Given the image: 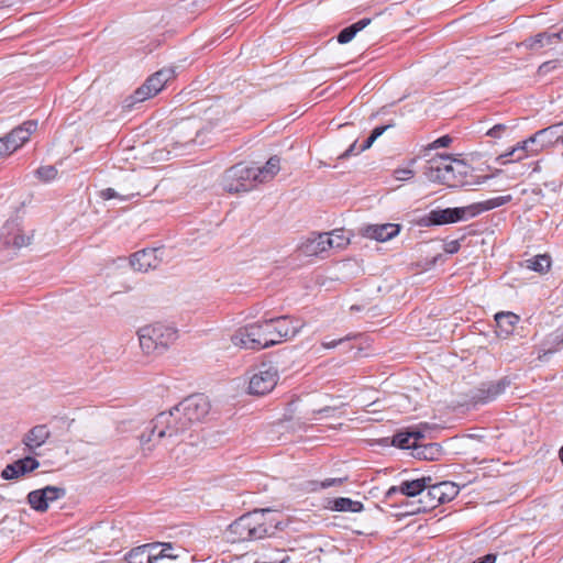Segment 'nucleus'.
I'll list each match as a JSON object with an SVG mask.
<instances>
[{
  "mask_svg": "<svg viewBox=\"0 0 563 563\" xmlns=\"http://www.w3.org/2000/svg\"><path fill=\"white\" fill-rule=\"evenodd\" d=\"M342 482V478H327L323 482H321L320 486L321 488H329L335 484H341Z\"/></svg>",
  "mask_w": 563,
  "mask_h": 563,
  "instance_id": "de8ad7c7",
  "label": "nucleus"
},
{
  "mask_svg": "<svg viewBox=\"0 0 563 563\" xmlns=\"http://www.w3.org/2000/svg\"><path fill=\"white\" fill-rule=\"evenodd\" d=\"M189 429L183 416L179 415V411H176V406H174L168 411L159 412L151 420L139 438L144 445L152 442L154 438L157 440L177 438Z\"/></svg>",
  "mask_w": 563,
  "mask_h": 563,
  "instance_id": "39448f33",
  "label": "nucleus"
},
{
  "mask_svg": "<svg viewBox=\"0 0 563 563\" xmlns=\"http://www.w3.org/2000/svg\"><path fill=\"white\" fill-rule=\"evenodd\" d=\"M474 218L472 207H455L433 209L421 219V224L427 227L456 223Z\"/></svg>",
  "mask_w": 563,
  "mask_h": 563,
  "instance_id": "9b49d317",
  "label": "nucleus"
},
{
  "mask_svg": "<svg viewBox=\"0 0 563 563\" xmlns=\"http://www.w3.org/2000/svg\"><path fill=\"white\" fill-rule=\"evenodd\" d=\"M159 548L162 549L158 551V553H154V556H157V561L163 559L175 560L179 556L173 552L172 543H159Z\"/></svg>",
  "mask_w": 563,
  "mask_h": 563,
  "instance_id": "c9c22d12",
  "label": "nucleus"
},
{
  "mask_svg": "<svg viewBox=\"0 0 563 563\" xmlns=\"http://www.w3.org/2000/svg\"><path fill=\"white\" fill-rule=\"evenodd\" d=\"M271 514L269 509H256L247 512L233 521L228 532L232 536L233 542L260 540L274 534L277 525L267 522L265 516Z\"/></svg>",
  "mask_w": 563,
  "mask_h": 563,
  "instance_id": "7ed1b4c3",
  "label": "nucleus"
},
{
  "mask_svg": "<svg viewBox=\"0 0 563 563\" xmlns=\"http://www.w3.org/2000/svg\"><path fill=\"white\" fill-rule=\"evenodd\" d=\"M452 142V137L450 135H443V136H440L439 139H437L435 141H433L428 150H433V148H440V147H448Z\"/></svg>",
  "mask_w": 563,
  "mask_h": 563,
  "instance_id": "58836bf2",
  "label": "nucleus"
},
{
  "mask_svg": "<svg viewBox=\"0 0 563 563\" xmlns=\"http://www.w3.org/2000/svg\"><path fill=\"white\" fill-rule=\"evenodd\" d=\"M442 450L438 443L412 445V455L426 461H435L441 455Z\"/></svg>",
  "mask_w": 563,
  "mask_h": 563,
  "instance_id": "393cba45",
  "label": "nucleus"
},
{
  "mask_svg": "<svg viewBox=\"0 0 563 563\" xmlns=\"http://www.w3.org/2000/svg\"><path fill=\"white\" fill-rule=\"evenodd\" d=\"M40 466V462L33 456H24L15 462L8 464L1 472L3 479H16L27 473L33 472Z\"/></svg>",
  "mask_w": 563,
  "mask_h": 563,
  "instance_id": "dca6fc26",
  "label": "nucleus"
},
{
  "mask_svg": "<svg viewBox=\"0 0 563 563\" xmlns=\"http://www.w3.org/2000/svg\"><path fill=\"white\" fill-rule=\"evenodd\" d=\"M496 562V555L493 553H488L478 560L474 561L473 563H495Z\"/></svg>",
  "mask_w": 563,
  "mask_h": 563,
  "instance_id": "09e8293b",
  "label": "nucleus"
},
{
  "mask_svg": "<svg viewBox=\"0 0 563 563\" xmlns=\"http://www.w3.org/2000/svg\"><path fill=\"white\" fill-rule=\"evenodd\" d=\"M541 38L538 37V34L534 36H531L522 42V45H525L527 48L536 51L541 48L540 46Z\"/></svg>",
  "mask_w": 563,
  "mask_h": 563,
  "instance_id": "79ce46f5",
  "label": "nucleus"
},
{
  "mask_svg": "<svg viewBox=\"0 0 563 563\" xmlns=\"http://www.w3.org/2000/svg\"><path fill=\"white\" fill-rule=\"evenodd\" d=\"M33 234L26 235L18 220L7 221L0 231V240L7 246L21 249L31 244Z\"/></svg>",
  "mask_w": 563,
  "mask_h": 563,
  "instance_id": "ddd939ff",
  "label": "nucleus"
},
{
  "mask_svg": "<svg viewBox=\"0 0 563 563\" xmlns=\"http://www.w3.org/2000/svg\"><path fill=\"white\" fill-rule=\"evenodd\" d=\"M431 482L432 478L430 476H423L412 481H402L399 486H391L386 492L385 497L386 499H391L397 494H401L407 497H422Z\"/></svg>",
  "mask_w": 563,
  "mask_h": 563,
  "instance_id": "4468645a",
  "label": "nucleus"
},
{
  "mask_svg": "<svg viewBox=\"0 0 563 563\" xmlns=\"http://www.w3.org/2000/svg\"><path fill=\"white\" fill-rule=\"evenodd\" d=\"M275 554L280 556L278 562L256 561L255 563H287L289 561V556L284 551L277 550Z\"/></svg>",
  "mask_w": 563,
  "mask_h": 563,
  "instance_id": "49530a36",
  "label": "nucleus"
},
{
  "mask_svg": "<svg viewBox=\"0 0 563 563\" xmlns=\"http://www.w3.org/2000/svg\"><path fill=\"white\" fill-rule=\"evenodd\" d=\"M507 130V125L499 123L489 129L487 135L490 137L499 139Z\"/></svg>",
  "mask_w": 563,
  "mask_h": 563,
  "instance_id": "ea45409f",
  "label": "nucleus"
},
{
  "mask_svg": "<svg viewBox=\"0 0 563 563\" xmlns=\"http://www.w3.org/2000/svg\"><path fill=\"white\" fill-rule=\"evenodd\" d=\"M556 144L563 146V122L537 131L533 135L519 142L510 152L500 155L497 159L501 164H506L511 162L508 157L520 151L522 154L518 155L516 158V161H520L528 154H538L540 151Z\"/></svg>",
  "mask_w": 563,
  "mask_h": 563,
  "instance_id": "20e7f679",
  "label": "nucleus"
},
{
  "mask_svg": "<svg viewBox=\"0 0 563 563\" xmlns=\"http://www.w3.org/2000/svg\"><path fill=\"white\" fill-rule=\"evenodd\" d=\"M44 489H35L29 493L27 503L36 511L44 512L48 509L47 503H45L44 498Z\"/></svg>",
  "mask_w": 563,
  "mask_h": 563,
  "instance_id": "cd10ccee",
  "label": "nucleus"
},
{
  "mask_svg": "<svg viewBox=\"0 0 563 563\" xmlns=\"http://www.w3.org/2000/svg\"><path fill=\"white\" fill-rule=\"evenodd\" d=\"M427 489L426 494L418 499L417 507L410 514L432 510L439 505L454 499L460 490L459 486L453 482H441L438 484H432L431 482Z\"/></svg>",
  "mask_w": 563,
  "mask_h": 563,
  "instance_id": "6e6552de",
  "label": "nucleus"
},
{
  "mask_svg": "<svg viewBox=\"0 0 563 563\" xmlns=\"http://www.w3.org/2000/svg\"><path fill=\"white\" fill-rule=\"evenodd\" d=\"M496 333L500 339H508L515 332L519 317L512 312H498L495 314Z\"/></svg>",
  "mask_w": 563,
  "mask_h": 563,
  "instance_id": "5701e85b",
  "label": "nucleus"
},
{
  "mask_svg": "<svg viewBox=\"0 0 563 563\" xmlns=\"http://www.w3.org/2000/svg\"><path fill=\"white\" fill-rule=\"evenodd\" d=\"M552 62H545L539 67V74H545L552 68Z\"/></svg>",
  "mask_w": 563,
  "mask_h": 563,
  "instance_id": "864d4df0",
  "label": "nucleus"
},
{
  "mask_svg": "<svg viewBox=\"0 0 563 563\" xmlns=\"http://www.w3.org/2000/svg\"><path fill=\"white\" fill-rule=\"evenodd\" d=\"M280 170V158L272 156L262 167H250L243 163L236 164L227 169V180L238 177L240 183L247 185V191L252 190L255 184L266 183L273 179Z\"/></svg>",
  "mask_w": 563,
  "mask_h": 563,
  "instance_id": "0eeeda50",
  "label": "nucleus"
},
{
  "mask_svg": "<svg viewBox=\"0 0 563 563\" xmlns=\"http://www.w3.org/2000/svg\"><path fill=\"white\" fill-rule=\"evenodd\" d=\"M527 267L538 273L547 272L551 266V258L549 255H537L526 261Z\"/></svg>",
  "mask_w": 563,
  "mask_h": 563,
  "instance_id": "c85d7f7f",
  "label": "nucleus"
},
{
  "mask_svg": "<svg viewBox=\"0 0 563 563\" xmlns=\"http://www.w3.org/2000/svg\"><path fill=\"white\" fill-rule=\"evenodd\" d=\"M394 126V124H386V125H380V126H376L372 130L371 132V136L376 141L380 135H383V133L389 129Z\"/></svg>",
  "mask_w": 563,
  "mask_h": 563,
  "instance_id": "c03bdc74",
  "label": "nucleus"
},
{
  "mask_svg": "<svg viewBox=\"0 0 563 563\" xmlns=\"http://www.w3.org/2000/svg\"><path fill=\"white\" fill-rule=\"evenodd\" d=\"M209 410L210 402L203 394L191 395L176 405V411H179L189 428L201 421Z\"/></svg>",
  "mask_w": 563,
  "mask_h": 563,
  "instance_id": "9d476101",
  "label": "nucleus"
},
{
  "mask_svg": "<svg viewBox=\"0 0 563 563\" xmlns=\"http://www.w3.org/2000/svg\"><path fill=\"white\" fill-rule=\"evenodd\" d=\"M355 338H356V335H354V334L353 335L352 334H347L346 336L338 339V340L323 341L322 342V346L324 349H334L338 345H340V344H342L344 342L351 341V340H353Z\"/></svg>",
  "mask_w": 563,
  "mask_h": 563,
  "instance_id": "4c0bfd02",
  "label": "nucleus"
},
{
  "mask_svg": "<svg viewBox=\"0 0 563 563\" xmlns=\"http://www.w3.org/2000/svg\"><path fill=\"white\" fill-rule=\"evenodd\" d=\"M510 379L504 377L497 382L484 383L472 396L475 404H487L495 400L499 395L510 386Z\"/></svg>",
  "mask_w": 563,
  "mask_h": 563,
  "instance_id": "2eb2a0df",
  "label": "nucleus"
},
{
  "mask_svg": "<svg viewBox=\"0 0 563 563\" xmlns=\"http://www.w3.org/2000/svg\"><path fill=\"white\" fill-rule=\"evenodd\" d=\"M559 456H560L561 462L563 463V446L559 451Z\"/></svg>",
  "mask_w": 563,
  "mask_h": 563,
  "instance_id": "6e6d98bb",
  "label": "nucleus"
},
{
  "mask_svg": "<svg viewBox=\"0 0 563 563\" xmlns=\"http://www.w3.org/2000/svg\"><path fill=\"white\" fill-rule=\"evenodd\" d=\"M461 247V244H460V241L459 240H452V241H449L444 244V252L448 253V254H455L459 252Z\"/></svg>",
  "mask_w": 563,
  "mask_h": 563,
  "instance_id": "37998d69",
  "label": "nucleus"
},
{
  "mask_svg": "<svg viewBox=\"0 0 563 563\" xmlns=\"http://www.w3.org/2000/svg\"><path fill=\"white\" fill-rule=\"evenodd\" d=\"M140 346L145 354H163L178 338L175 327L154 323L137 331Z\"/></svg>",
  "mask_w": 563,
  "mask_h": 563,
  "instance_id": "423d86ee",
  "label": "nucleus"
},
{
  "mask_svg": "<svg viewBox=\"0 0 563 563\" xmlns=\"http://www.w3.org/2000/svg\"><path fill=\"white\" fill-rule=\"evenodd\" d=\"M555 340H559V341H560V343H562V344H563V332H562V333H560V334L558 333V334L555 335Z\"/></svg>",
  "mask_w": 563,
  "mask_h": 563,
  "instance_id": "5fc2aeb1",
  "label": "nucleus"
},
{
  "mask_svg": "<svg viewBox=\"0 0 563 563\" xmlns=\"http://www.w3.org/2000/svg\"><path fill=\"white\" fill-rule=\"evenodd\" d=\"M408 432L411 435V442H416V444H419V441L424 438L423 432L419 430H410Z\"/></svg>",
  "mask_w": 563,
  "mask_h": 563,
  "instance_id": "8fccbe9b",
  "label": "nucleus"
},
{
  "mask_svg": "<svg viewBox=\"0 0 563 563\" xmlns=\"http://www.w3.org/2000/svg\"><path fill=\"white\" fill-rule=\"evenodd\" d=\"M44 498H45V503H47V505H49V503H53L55 500H58L63 497H65L66 495V489L64 487H58V486H45L44 488Z\"/></svg>",
  "mask_w": 563,
  "mask_h": 563,
  "instance_id": "473e14b6",
  "label": "nucleus"
},
{
  "mask_svg": "<svg viewBox=\"0 0 563 563\" xmlns=\"http://www.w3.org/2000/svg\"><path fill=\"white\" fill-rule=\"evenodd\" d=\"M175 77V70L173 68H163L152 76L137 88L133 95L124 99V107L130 109L135 103L142 102L155 95H157L164 86Z\"/></svg>",
  "mask_w": 563,
  "mask_h": 563,
  "instance_id": "1a4fd4ad",
  "label": "nucleus"
},
{
  "mask_svg": "<svg viewBox=\"0 0 563 563\" xmlns=\"http://www.w3.org/2000/svg\"><path fill=\"white\" fill-rule=\"evenodd\" d=\"M374 142H375V140L369 135V136L364 141V143L361 145V147L357 150V152H356V153H361V152H363V151H365V150L369 148V147L373 145V143H374Z\"/></svg>",
  "mask_w": 563,
  "mask_h": 563,
  "instance_id": "603ef678",
  "label": "nucleus"
},
{
  "mask_svg": "<svg viewBox=\"0 0 563 563\" xmlns=\"http://www.w3.org/2000/svg\"><path fill=\"white\" fill-rule=\"evenodd\" d=\"M325 233L328 235L327 245L330 249H343L349 244V238L344 235L343 230H333Z\"/></svg>",
  "mask_w": 563,
  "mask_h": 563,
  "instance_id": "c756f323",
  "label": "nucleus"
},
{
  "mask_svg": "<svg viewBox=\"0 0 563 563\" xmlns=\"http://www.w3.org/2000/svg\"><path fill=\"white\" fill-rule=\"evenodd\" d=\"M280 560V556L277 555V558L271 559L269 562H278Z\"/></svg>",
  "mask_w": 563,
  "mask_h": 563,
  "instance_id": "13d9d810",
  "label": "nucleus"
},
{
  "mask_svg": "<svg viewBox=\"0 0 563 563\" xmlns=\"http://www.w3.org/2000/svg\"><path fill=\"white\" fill-rule=\"evenodd\" d=\"M159 548V542L139 545L125 554L128 563H155L157 556H154L153 550Z\"/></svg>",
  "mask_w": 563,
  "mask_h": 563,
  "instance_id": "4be33fe9",
  "label": "nucleus"
},
{
  "mask_svg": "<svg viewBox=\"0 0 563 563\" xmlns=\"http://www.w3.org/2000/svg\"><path fill=\"white\" fill-rule=\"evenodd\" d=\"M278 382V371L273 365L262 364L249 383L252 395L264 396L271 393Z\"/></svg>",
  "mask_w": 563,
  "mask_h": 563,
  "instance_id": "f8f14e48",
  "label": "nucleus"
},
{
  "mask_svg": "<svg viewBox=\"0 0 563 563\" xmlns=\"http://www.w3.org/2000/svg\"><path fill=\"white\" fill-rule=\"evenodd\" d=\"M470 166L462 159L452 158L451 155L441 154L427 162L423 175L433 183L446 185L451 188L468 185L466 177Z\"/></svg>",
  "mask_w": 563,
  "mask_h": 563,
  "instance_id": "f03ea898",
  "label": "nucleus"
},
{
  "mask_svg": "<svg viewBox=\"0 0 563 563\" xmlns=\"http://www.w3.org/2000/svg\"><path fill=\"white\" fill-rule=\"evenodd\" d=\"M49 437L51 431L48 430L47 426L37 424L25 433L22 442L30 453H35V451L41 448Z\"/></svg>",
  "mask_w": 563,
  "mask_h": 563,
  "instance_id": "aec40b11",
  "label": "nucleus"
},
{
  "mask_svg": "<svg viewBox=\"0 0 563 563\" xmlns=\"http://www.w3.org/2000/svg\"><path fill=\"white\" fill-rule=\"evenodd\" d=\"M510 200H511V196L507 195V196L495 197V198L488 199L486 201L472 203L471 207H472L473 216L475 218L476 216L481 214L482 212L501 207V206L508 203Z\"/></svg>",
  "mask_w": 563,
  "mask_h": 563,
  "instance_id": "bb28decb",
  "label": "nucleus"
},
{
  "mask_svg": "<svg viewBox=\"0 0 563 563\" xmlns=\"http://www.w3.org/2000/svg\"><path fill=\"white\" fill-rule=\"evenodd\" d=\"M327 233H311L300 245V252L306 256H317L330 250L327 245Z\"/></svg>",
  "mask_w": 563,
  "mask_h": 563,
  "instance_id": "412c9836",
  "label": "nucleus"
},
{
  "mask_svg": "<svg viewBox=\"0 0 563 563\" xmlns=\"http://www.w3.org/2000/svg\"><path fill=\"white\" fill-rule=\"evenodd\" d=\"M391 444L399 449L412 450V445H416V442H411V435L408 431H399L393 437Z\"/></svg>",
  "mask_w": 563,
  "mask_h": 563,
  "instance_id": "2f4dec72",
  "label": "nucleus"
},
{
  "mask_svg": "<svg viewBox=\"0 0 563 563\" xmlns=\"http://www.w3.org/2000/svg\"><path fill=\"white\" fill-rule=\"evenodd\" d=\"M372 20L369 18L361 19L360 21L342 29L336 35V40L340 44H346L351 42L355 35L369 25Z\"/></svg>",
  "mask_w": 563,
  "mask_h": 563,
  "instance_id": "a878e982",
  "label": "nucleus"
},
{
  "mask_svg": "<svg viewBox=\"0 0 563 563\" xmlns=\"http://www.w3.org/2000/svg\"><path fill=\"white\" fill-rule=\"evenodd\" d=\"M10 154H12V151L5 142V137H0V158Z\"/></svg>",
  "mask_w": 563,
  "mask_h": 563,
  "instance_id": "a18cd8bd",
  "label": "nucleus"
},
{
  "mask_svg": "<svg viewBox=\"0 0 563 563\" xmlns=\"http://www.w3.org/2000/svg\"><path fill=\"white\" fill-rule=\"evenodd\" d=\"M539 170H540V165H539V163H536V166H534V168H533V172H539Z\"/></svg>",
  "mask_w": 563,
  "mask_h": 563,
  "instance_id": "4d7b16f0",
  "label": "nucleus"
},
{
  "mask_svg": "<svg viewBox=\"0 0 563 563\" xmlns=\"http://www.w3.org/2000/svg\"><path fill=\"white\" fill-rule=\"evenodd\" d=\"M355 150H356V142L352 143L350 145V147L339 156V158L344 159V158L350 157L352 154L355 153Z\"/></svg>",
  "mask_w": 563,
  "mask_h": 563,
  "instance_id": "3c124183",
  "label": "nucleus"
},
{
  "mask_svg": "<svg viewBox=\"0 0 563 563\" xmlns=\"http://www.w3.org/2000/svg\"><path fill=\"white\" fill-rule=\"evenodd\" d=\"M159 249H144L135 252L130 258V264L133 269L139 272L145 273L150 269H155L161 263V258L157 255Z\"/></svg>",
  "mask_w": 563,
  "mask_h": 563,
  "instance_id": "a211bd4d",
  "label": "nucleus"
},
{
  "mask_svg": "<svg viewBox=\"0 0 563 563\" xmlns=\"http://www.w3.org/2000/svg\"><path fill=\"white\" fill-rule=\"evenodd\" d=\"M538 37L541 38V48L548 45L556 44L563 40V29L559 32H542L538 33Z\"/></svg>",
  "mask_w": 563,
  "mask_h": 563,
  "instance_id": "72a5a7b5",
  "label": "nucleus"
},
{
  "mask_svg": "<svg viewBox=\"0 0 563 563\" xmlns=\"http://www.w3.org/2000/svg\"><path fill=\"white\" fill-rule=\"evenodd\" d=\"M35 173L40 179L44 181H49L56 177L57 169L52 165H47L41 166L40 168L36 169Z\"/></svg>",
  "mask_w": 563,
  "mask_h": 563,
  "instance_id": "f704fd0d",
  "label": "nucleus"
},
{
  "mask_svg": "<svg viewBox=\"0 0 563 563\" xmlns=\"http://www.w3.org/2000/svg\"><path fill=\"white\" fill-rule=\"evenodd\" d=\"M328 508L339 512H361L364 506L361 501L347 497H336L329 500Z\"/></svg>",
  "mask_w": 563,
  "mask_h": 563,
  "instance_id": "b1692460",
  "label": "nucleus"
},
{
  "mask_svg": "<svg viewBox=\"0 0 563 563\" xmlns=\"http://www.w3.org/2000/svg\"><path fill=\"white\" fill-rule=\"evenodd\" d=\"M394 176L397 180L405 181L413 176V172L409 168H398L394 172Z\"/></svg>",
  "mask_w": 563,
  "mask_h": 563,
  "instance_id": "a19ab883",
  "label": "nucleus"
},
{
  "mask_svg": "<svg viewBox=\"0 0 563 563\" xmlns=\"http://www.w3.org/2000/svg\"><path fill=\"white\" fill-rule=\"evenodd\" d=\"M133 196H134L133 194L129 195V196H121L113 188H106L100 191V197L104 200L114 199V198H118L121 200H128Z\"/></svg>",
  "mask_w": 563,
  "mask_h": 563,
  "instance_id": "e433bc0d",
  "label": "nucleus"
},
{
  "mask_svg": "<svg viewBox=\"0 0 563 563\" xmlns=\"http://www.w3.org/2000/svg\"><path fill=\"white\" fill-rule=\"evenodd\" d=\"M302 325L288 316L265 319L239 329L232 335V342L234 345L260 351L296 336Z\"/></svg>",
  "mask_w": 563,
  "mask_h": 563,
  "instance_id": "f257e3e1",
  "label": "nucleus"
},
{
  "mask_svg": "<svg viewBox=\"0 0 563 563\" xmlns=\"http://www.w3.org/2000/svg\"><path fill=\"white\" fill-rule=\"evenodd\" d=\"M221 186L225 191L232 192V194L247 191V185L240 183L238 177L228 179V181H227V170L224 172V174L222 176Z\"/></svg>",
  "mask_w": 563,
  "mask_h": 563,
  "instance_id": "7c9ffc66",
  "label": "nucleus"
},
{
  "mask_svg": "<svg viewBox=\"0 0 563 563\" xmlns=\"http://www.w3.org/2000/svg\"><path fill=\"white\" fill-rule=\"evenodd\" d=\"M400 231L399 224H371L362 229V234L378 242H385L396 236Z\"/></svg>",
  "mask_w": 563,
  "mask_h": 563,
  "instance_id": "6ab92c4d",
  "label": "nucleus"
},
{
  "mask_svg": "<svg viewBox=\"0 0 563 563\" xmlns=\"http://www.w3.org/2000/svg\"><path fill=\"white\" fill-rule=\"evenodd\" d=\"M37 129V121L29 120L21 125L14 128L10 133L4 135L5 142L11 148L12 153L20 148L25 142L29 141L31 134Z\"/></svg>",
  "mask_w": 563,
  "mask_h": 563,
  "instance_id": "f3484780",
  "label": "nucleus"
}]
</instances>
